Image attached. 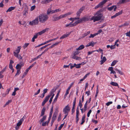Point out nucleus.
Returning a JSON list of instances; mask_svg holds the SVG:
<instances>
[{
  "label": "nucleus",
  "mask_w": 130,
  "mask_h": 130,
  "mask_svg": "<svg viewBox=\"0 0 130 130\" xmlns=\"http://www.w3.org/2000/svg\"><path fill=\"white\" fill-rule=\"evenodd\" d=\"M10 89L9 88H8L7 89V90H6V92L5 93L7 94H8L9 93V92L10 91Z\"/></svg>",
  "instance_id": "3c124183"
},
{
  "label": "nucleus",
  "mask_w": 130,
  "mask_h": 130,
  "mask_svg": "<svg viewBox=\"0 0 130 130\" xmlns=\"http://www.w3.org/2000/svg\"><path fill=\"white\" fill-rule=\"evenodd\" d=\"M92 112V110H91L90 109V110L88 112L87 114V116L88 117H89L90 116V115L91 113Z\"/></svg>",
  "instance_id": "ea45409f"
},
{
  "label": "nucleus",
  "mask_w": 130,
  "mask_h": 130,
  "mask_svg": "<svg viewBox=\"0 0 130 130\" xmlns=\"http://www.w3.org/2000/svg\"><path fill=\"white\" fill-rule=\"evenodd\" d=\"M90 73H88L86 74L83 78V79L85 80V79L87 78V76L90 75Z\"/></svg>",
  "instance_id": "37998d69"
},
{
  "label": "nucleus",
  "mask_w": 130,
  "mask_h": 130,
  "mask_svg": "<svg viewBox=\"0 0 130 130\" xmlns=\"http://www.w3.org/2000/svg\"><path fill=\"white\" fill-rule=\"evenodd\" d=\"M15 8V7H9L6 11V12H10L11 11L14 10Z\"/></svg>",
  "instance_id": "6ab92c4d"
},
{
  "label": "nucleus",
  "mask_w": 130,
  "mask_h": 130,
  "mask_svg": "<svg viewBox=\"0 0 130 130\" xmlns=\"http://www.w3.org/2000/svg\"><path fill=\"white\" fill-rule=\"evenodd\" d=\"M84 47V46L83 45H81L79 46L77 48H76L77 50H80L82 49Z\"/></svg>",
  "instance_id": "b1692460"
},
{
  "label": "nucleus",
  "mask_w": 130,
  "mask_h": 130,
  "mask_svg": "<svg viewBox=\"0 0 130 130\" xmlns=\"http://www.w3.org/2000/svg\"><path fill=\"white\" fill-rule=\"evenodd\" d=\"M31 67H30V66L29 67V68H27L25 72L23 74V76H25L27 74V73L28 71L31 68Z\"/></svg>",
  "instance_id": "4be33fe9"
},
{
  "label": "nucleus",
  "mask_w": 130,
  "mask_h": 130,
  "mask_svg": "<svg viewBox=\"0 0 130 130\" xmlns=\"http://www.w3.org/2000/svg\"><path fill=\"white\" fill-rule=\"evenodd\" d=\"M36 8V6L35 5H34L32 6L30 9V10L31 11H32L34 10Z\"/></svg>",
  "instance_id": "e433bc0d"
},
{
  "label": "nucleus",
  "mask_w": 130,
  "mask_h": 130,
  "mask_svg": "<svg viewBox=\"0 0 130 130\" xmlns=\"http://www.w3.org/2000/svg\"><path fill=\"white\" fill-rule=\"evenodd\" d=\"M56 91V89L55 88H54L52 89L51 90V91L50 93V95H48V96H50V97L51 96L52 94L53 93H54V92H55Z\"/></svg>",
  "instance_id": "5701e85b"
},
{
  "label": "nucleus",
  "mask_w": 130,
  "mask_h": 130,
  "mask_svg": "<svg viewBox=\"0 0 130 130\" xmlns=\"http://www.w3.org/2000/svg\"><path fill=\"white\" fill-rule=\"evenodd\" d=\"M20 69L18 70H17V72L15 75V76H17V75H19V74L20 73Z\"/></svg>",
  "instance_id": "a19ab883"
},
{
  "label": "nucleus",
  "mask_w": 130,
  "mask_h": 130,
  "mask_svg": "<svg viewBox=\"0 0 130 130\" xmlns=\"http://www.w3.org/2000/svg\"><path fill=\"white\" fill-rule=\"evenodd\" d=\"M15 56L19 59H21L22 58V57L20 55H19V54L17 55V56Z\"/></svg>",
  "instance_id": "f704fd0d"
},
{
  "label": "nucleus",
  "mask_w": 130,
  "mask_h": 130,
  "mask_svg": "<svg viewBox=\"0 0 130 130\" xmlns=\"http://www.w3.org/2000/svg\"><path fill=\"white\" fill-rule=\"evenodd\" d=\"M81 63L77 65L76 64V66H75V67L77 68H80V65H81Z\"/></svg>",
  "instance_id": "8fccbe9b"
},
{
  "label": "nucleus",
  "mask_w": 130,
  "mask_h": 130,
  "mask_svg": "<svg viewBox=\"0 0 130 130\" xmlns=\"http://www.w3.org/2000/svg\"><path fill=\"white\" fill-rule=\"evenodd\" d=\"M88 101H86L85 103V104L84 107V111H85L87 110L86 109L87 107V104Z\"/></svg>",
  "instance_id": "bb28decb"
},
{
  "label": "nucleus",
  "mask_w": 130,
  "mask_h": 130,
  "mask_svg": "<svg viewBox=\"0 0 130 130\" xmlns=\"http://www.w3.org/2000/svg\"><path fill=\"white\" fill-rule=\"evenodd\" d=\"M77 50L75 51L72 54V58L74 59H76V60H79L81 59V58L79 57H78L76 56L79 53V52Z\"/></svg>",
  "instance_id": "39448f33"
},
{
  "label": "nucleus",
  "mask_w": 130,
  "mask_h": 130,
  "mask_svg": "<svg viewBox=\"0 0 130 130\" xmlns=\"http://www.w3.org/2000/svg\"><path fill=\"white\" fill-rule=\"evenodd\" d=\"M24 121V119H21L17 124V126H16V129H18L19 126H20L22 124L23 122Z\"/></svg>",
  "instance_id": "1a4fd4ad"
},
{
  "label": "nucleus",
  "mask_w": 130,
  "mask_h": 130,
  "mask_svg": "<svg viewBox=\"0 0 130 130\" xmlns=\"http://www.w3.org/2000/svg\"><path fill=\"white\" fill-rule=\"evenodd\" d=\"M113 70V67H109V68L108 69V70L110 71L111 72Z\"/></svg>",
  "instance_id": "13d9d810"
},
{
  "label": "nucleus",
  "mask_w": 130,
  "mask_h": 130,
  "mask_svg": "<svg viewBox=\"0 0 130 130\" xmlns=\"http://www.w3.org/2000/svg\"><path fill=\"white\" fill-rule=\"evenodd\" d=\"M94 52V51H91V52H90V51L88 52V55H90L92 53Z\"/></svg>",
  "instance_id": "bf43d9fd"
},
{
  "label": "nucleus",
  "mask_w": 130,
  "mask_h": 130,
  "mask_svg": "<svg viewBox=\"0 0 130 130\" xmlns=\"http://www.w3.org/2000/svg\"><path fill=\"white\" fill-rule=\"evenodd\" d=\"M94 16H92L90 19V20H93L94 22L100 20L103 16V14L101 13V10L98 11L94 14Z\"/></svg>",
  "instance_id": "f257e3e1"
},
{
  "label": "nucleus",
  "mask_w": 130,
  "mask_h": 130,
  "mask_svg": "<svg viewBox=\"0 0 130 130\" xmlns=\"http://www.w3.org/2000/svg\"><path fill=\"white\" fill-rule=\"evenodd\" d=\"M46 117V115L43 116V117L39 121V123L40 124H41L45 120Z\"/></svg>",
  "instance_id": "a211bd4d"
},
{
  "label": "nucleus",
  "mask_w": 130,
  "mask_h": 130,
  "mask_svg": "<svg viewBox=\"0 0 130 130\" xmlns=\"http://www.w3.org/2000/svg\"><path fill=\"white\" fill-rule=\"evenodd\" d=\"M49 30L50 28H46L36 34L32 38V41L33 42H34L35 41V39L37 38L38 35H41L44 33L48 31Z\"/></svg>",
  "instance_id": "20e7f679"
},
{
  "label": "nucleus",
  "mask_w": 130,
  "mask_h": 130,
  "mask_svg": "<svg viewBox=\"0 0 130 130\" xmlns=\"http://www.w3.org/2000/svg\"><path fill=\"white\" fill-rule=\"evenodd\" d=\"M76 98H75V99L74 101L73 102L72 107H75V105L76 102Z\"/></svg>",
  "instance_id": "72a5a7b5"
},
{
  "label": "nucleus",
  "mask_w": 130,
  "mask_h": 130,
  "mask_svg": "<svg viewBox=\"0 0 130 130\" xmlns=\"http://www.w3.org/2000/svg\"><path fill=\"white\" fill-rule=\"evenodd\" d=\"M6 69V67H5L4 68V69L2 70L1 71H0V72L2 73H3L5 71Z\"/></svg>",
  "instance_id": "6e6d98bb"
},
{
  "label": "nucleus",
  "mask_w": 130,
  "mask_h": 130,
  "mask_svg": "<svg viewBox=\"0 0 130 130\" xmlns=\"http://www.w3.org/2000/svg\"><path fill=\"white\" fill-rule=\"evenodd\" d=\"M84 8L85 7H82L78 10V11L81 13L84 9Z\"/></svg>",
  "instance_id": "c9c22d12"
},
{
  "label": "nucleus",
  "mask_w": 130,
  "mask_h": 130,
  "mask_svg": "<svg viewBox=\"0 0 130 130\" xmlns=\"http://www.w3.org/2000/svg\"><path fill=\"white\" fill-rule=\"evenodd\" d=\"M48 17L46 14H41L38 16L39 22L41 23H44L48 19Z\"/></svg>",
  "instance_id": "7ed1b4c3"
},
{
  "label": "nucleus",
  "mask_w": 130,
  "mask_h": 130,
  "mask_svg": "<svg viewBox=\"0 0 130 130\" xmlns=\"http://www.w3.org/2000/svg\"><path fill=\"white\" fill-rule=\"evenodd\" d=\"M102 32V29H100L99 30L97 33H96V34H98V35L100 34Z\"/></svg>",
  "instance_id": "774afa93"
},
{
  "label": "nucleus",
  "mask_w": 130,
  "mask_h": 130,
  "mask_svg": "<svg viewBox=\"0 0 130 130\" xmlns=\"http://www.w3.org/2000/svg\"><path fill=\"white\" fill-rule=\"evenodd\" d=\"M84 80L83 79V78L80 79L79 80V81L78 82V84H80Z\"/></svg>",
  "instance_id": "338daca9"
},
{
  "label": "nucleus",
  "mask_w": 130,
  "mask_h": 130,
  "mask_svg": "<svg viewBox=\"0 0 130 130\" xmlns=\"http://www.w3.org/2000/svg\"><path fill=\"white\" fill-rule=\"evenodd\" d=\"M61 52L60 51L56 52L55 54L57 55H61Z\"/></svg>",
  "instance_id": "49530a36"
},
{
  "label": "nucleus",
  "mask_w": 130,
  "mask_h": 130,
  "mask_svg": "<svg viewBox=\"0 0 130 130\" xmlns=\"http://www.w3.org/2000/svg\"><path fill=\"white\" fill-rule=\"evenodd\" d=\"M38 18L37 17L32 21L29 22V24L31 25H36L38 24Z\"/></svg>",
  "instance_id": "423d86ee"
},
{
  "label": "nucleus",
  "mask_w": 130,
  "mask_h": 130,
  "mask_svg": "<svg viewBox=\"0 0 130 130\" xmlns=\"http://www.w3.org/2000/svg\"><path fill=\"white\" fill-rule=\"evenodd\" d=\"M21 46H18L17 48L16 49L15 51L13 52V54L14 56H17V55L20 52V50L21 49Z\"/></svg>",
  "instance_id": "6e6552de"
},
{
  "label": "nucleus",
  "mask_w": 130,
  "mask_h": 130,
  "mask_svg": "<svg viewBox=\"0 0 130 130\" xmlns=\"http://www.w3.org/2000/svg\"><path fill=\"white\" fill-rule=\"evenodd\" d=\"M48 121H46L44 122H42V125L43 126H45L46 125H48Z\"/></svg>",
  "instance_id": "a878e982"
},
{
  "label": "nucleus",
  "mask_w": 130,
  "mask_h": 130,
  "mask_svg": "<svg viewBox=\"0 0 130 130\" xmlns=\"http://www.w3.org/2000/svg\"><path fill=\"white\" fill-rule=\"evenodd\" d=\"M61 114H60L58 117V121H60L61 119Z\"/></svg>",
  "instance_id": "864d4df0"
},
{
  "label": "nucleus",
  "mask_w": 130,
  "mask_h": 130,
  "mask_svg": "<svg viewBox=\"0 0 130 130\" xmlns=\"http://www.w3.org/2000/svg\"><path fill=\"white\" fill-rule=\"evenodd\" d=\"M98 35V34L95 33L93 34H91L90 35V36L89 37L90 38H93L94 36L97 35Z\"/></svg>",
  "instance_id": "2f4dec72"
},
{
  "label": "nucleus",
  "mask_w": 130,
  "mask_h": 130,
  "mask_svg": "<svg viewBox=\"0 0 130 130\" xmlns=\"http://www.w3.org/2000/svg\"><path fill=\"white\" fill-rule=\"evenodd\" d=\"M115 45H115V44H114L113 45H111V46L110 47V49H112L115 48L116 47Z\"/></svg>",
  "instance_id": "603ef678"
},
{
  "label": "nucleus",
  "mask_w": 130,
  "mask_h": 130,
  "mask_svg": "<svg viewBox=\"0 0 130 130\" xmlns=\"http://www.w3.org/2000/svg\"><path fill=\"white\" fill-rule=\"evenodd\" d=\"M118 72L121 75H123V73L120 70H118Z\"/></svg>",
  "instance_id": "680f3d73"
},
{
  "label": "nucleus",
  "mask_w": 130,
  "mask_h": 130,
  "mask_svg": "<svg viewBox=\"0 0 130 130\" xmlns=\"http://www.w3.org/2000/svg\"><path fill=\"white\" fill-rule=\"evenodd\" d=\"M112 103V102L111 101L109 102L106 103V105L107 106H109L110 104Z\"/></svg>",
  "instance_id": "79ce46f5"
},
{
  "label": "nucleus",
  "mask_w": 130,
  "mask_h": 130,
  "mask_svg": "<svg viewBox=\"0 0 130 130\" xmlns=\"http://www.w3.org/2000/svg\"><path fill=\"white\" fill-rule=\"evenodd\" d=\"M117 61L116 60H114L112 63L111 66H115L117 63Z\"/></svg>",
  "instance_id": "7c9ffc66"
},
{
  "label": "nucleus",
  "mask_w": 130,
  "mask_h": 130,
  "mask_svg": "<svg viewBox=\"0 0 130 130\" xmlns=\"http://www.w3.org/2000/svg\"><path fill=\"white\" fill-rule=\"evenodd\" d=\"M45 110V108L44 107L42 108L41 113L40 117H42L44 115V112Z\"/></svg>",
  "instance_id": "f3484780"
},
{
  "label": "nucleus",
  "mask_w": 130,
  "mask_h": 130,
  "mask_svg": "<svg viewBox=\"0 0 130 130\" xmlns=\"http://www.w3.org/2000/svg\"><path fill=\"white\" fill-rule=\"evenodd\" d=\"M94 45V43L93 42H89L86 45V47H88L90 46H93Z\"/></svg>",
  "instance_id": "412c9836"
},
{
  "label": "nucleus",
  "mask_w": 130,
  "mask_h": 130,
  "mask_svg": "<svg viewBox=\"0 0 130 130\" xmlns=\"http://www.w3.org/2000/svg\"><path fill=\"white\" fill-rule=\"evenodd\" d=\"M50 97V96H47L45 97V99L42 102V106H43L44 105L46 102L48 100Z\"/></svg>",
  "instance_id": "9b49d317"
},
{
  "label": "nucleus",
  "mask_w": 130,
  "mask_h": 130,
  "mask_svg": "<svg viewBox=\"0 0 130 130\" xmlns=\"http://www.w3.org/2000/svg\"><path fill=\"white\" fill-rule=\"evenodd\" d=\"M21 68V66L20 65V64H17L16 67V68L17 69H20Z\"/></svg>",
  "instance_id": "58836bf2"
},
{
  "label": "nucleus",
  "mask_w": 130,
  "mask_h": 130,
  "mask_svg": "<svg viewBox=\"0 0 130 130\" xmlns=\"http://www.w3.org/2000/svg\"><path fill=\"white\" fill-rule=\"evenodd\" d=\"M60 93V90L56 94V97L54 99V102H56L57 101L58 98V97L59 96V93Z\"/></svg>",
  "instance_id": "dca6fc26"
},
{
  "label": "nucleus",
  "mask_w": 130,
  "mask_h": 130,
  "mask_svg": "<svg viewBox=\"0 0 130 130\" xmlns=\"http://www.w3.org/2000/svg\"><path fill=\"white\" fill-rule=\"evenodd\" d=\"M60 42H56L55 43H54L53 44L54 47V46H56V45H58L59 43H60Z\"/></svg>",
  "instance_id": "09e8293b"
},
{
  "label": "nucleus",
  "mask_w": 130,
  "mask_h": 130,
  "mask_svg": "<svg viewBox=\"0 0 130 130\" xmlns=\"http://www.w3.org/2000/svg\"><path fill=\"white\" fill-rule=\"evenodd\" d=\"M85 115L83 116L82 119V122H81L80 124H82L85 121Z\"/></svg>",
  "instance_id": "cd10ccee"
},
{
  "label": "nucleus",
  "mask_w": 130,
  "mask_h": 130,
  "mask_svg": "<svg viewBox=\"0 0 130 130\" xmlns=\"http://www.w3.org/2000/svg\"><path fill=\"white\" fill-rule=\"evenodd\" d=\"M75 112V107H72V114Z\"/></svg>",
  "instance_id": "e2e57ef3"
},
{
  "label": "nucleus",
  "mask_w": 130,
  "mask_h": 130,
  "mask_svg": "<svg viewBox=\"0 0 130 130\" xmlns=\"http://www.w3.org/2000/svg\"><path fill=\"white\" fill-rule=\"evenodd\" d=\"M56 113H54L53 114L52 119L53 120H54L56 119Z\"/></svg>",
  "instance_id": "c756f323"
},
{
  "label": "nucleus",
  "mask_w": 130,
  "mask_h": 130,
  "mask_svg": "<svg viewBox=\"0 0 130 130\" xmlns=\"http://www.w3.org/2000/svg\"><path fill=\"white\" fill-rule=\"evenodd\" d=\"M69 90H70L68 89V88L66 90V92L64 95V96L65 98L66 97L67 95L68 94Z\"/></svg>",
  "instance_id": "c85d7f7f"
},
{
  "label": "nucleus",
  "mask_w": 130,
  "mask_h": 130,
  "mask_svg": "<svg viewBox=\"0 0 130 130\" xmlns=\"http://www.w3.org/2000/svg\"><path fill=\"white\" fill-rule=\"evenodd\" d=\"M86 21V19L85 17H83L81 19L78 20L76 21L77 24L79 23L82 21Z\"/></svg>",
  "instance_id": "9d476101"
},
{
  "label": "nucleus",
  "mask_w": 130,
  "mask_h": 130,
  "mask_svg": "<svg viewBox=\"0 0 130 130\" xmlns=\"http://www.w3.org/2000/svg\"><path fill=\"white\" fill-rule=\"evenodd\" d=\"M29 44V43H25L23 46V47L24 49H25L28 46Z\"/></svg>",
  "instance_id": "473e14b6"
},
{
  "label": "nucleus",
  "mask_w": 130,
  "mask_h": 130,
  "mask_svg": "<svg viewBox=\"0 0 130 130\" xmlns=\"http://www.w3.org/2000/svg\"><path fill=\"white\" fill-rule=\"evenodd\" d=\"M127 1V0H120L119 2V3L120 4H124Z\"/></svg>",
  "instance_id": "393cba45"
},
{
  "label": "nucleus",
  "mask_w": 130,
  "mask_h": 130,
  "mask_svg": "<svg viewBox=\"0 0 130 130\" xmlns=\"http://www.w3.org/2000/svg\"><path fill=\"white\" fill-rule=\"evenodd\" d=\"M94 52H96V51L97 52H100V51L102 52L103 50L102 49H101L99 48L98 50H94Z\"/></svg>",
  "instance_id": "0e129e2a"
},
{
  "label": "nucleus",
  "mask_w": 130,
  "mask_h": 130,
  "mask_svg": "<svg viewBox=\"0 0 130 130\" xmlns=\"http://www.w3.org/2000/svg\"><path fill=\"white\" fill-rule=\"evenodd\" d=\"M116 8L117 7L116 6L113 5L111 7L108 8V10H109L110 11H111L113 9H114V11H115L116 9Z\"/></svg>",
  "instance_id": "4468645a"
},
{
  "label": "nucleus",
  "mask_w": 130,
  "mask_h": 130,
  "mask_svg": "<svg viewBox=\"0 0 130 130\" xmlns=\"http://www.w3.org/2000/svg\"><path fill=\"white\" fill-rule=\"evenodd\" d=\"M79 106L80 107V109L82 108V104L81 103L80 100L79 102Z\"/></svg>",
  "instance_id": "4c0bfd02"
},
{
  "label": "nucleus",
  "mask_w": 130,
  "mask_h": 130,
  "mask_svg": "<svg viewBox=\"0 0 130 130\" xmlns=\"http://www.w3.org/2000/svg\"><path fill=\"white\" fill-rule=\"evenodd\" d=\"M41 3L42 4H47V3H46L45 0H44L42 1H41Z\"/></svg>",
  "instance_id": "69168bd1"
},
{
  "label": "nucleus",
  "mask_w": 130,
  "mask_h": 130,
  "mask_svg": "<svg viewBox=\"0 0 130 130\" xmlns=\"http://www.w3.org/2000/svg\"><path fill=\"white\" fill-rule=\"evenodd\" d=\"M77 24L76 22H75L73 24H72V22H71L68 24H67L65 25L66 26V27H68V26H69L70 27H72L73 26H75Z\"/></svg>",
  "instance_id": "f8f14e48"
},
{
  "label": "nucleus",
  "mask_w": 130,
  "mask_h": 130,
  "mask_svg": "<svg viewBox=\"0 0 130 130\" xmlns=\"http://www.w3.org/2000/svg\"><path fill=\"white\" fill-rule=\"evenodd\" d=\"M72 12H70L61 15L59 17L53 16V20L54 21H58L61 19L66 17L67 16L72 14Z\"/></svg>",
  "instance_id": "f03ea898"
},
{
  "label": "nucleus",
  "mask_w": 130,
  "mask_h": 130,
  "mask_svg": "<svg viewBox=\"0 0 130 130\" xmlns=\"http://www.w3.org/2000/svg\"><path fill=\"white\" fill-rule=\"evenodd\" d=\"M40 89H39L38 90V91H37V92L35 93L34 94V95H37V94H39L40 93Z\"/></svg>",
  "instance_id": "a18cd8bd"
},
{
  "label": "nucleus",
  "mask_w": 130,
  "mask_h": 130,
  "mask_svg": "<svg viewBox=\"0 0 130 130\" xmlns=\"http://www.w3.org/2000/svg\"><path fill=\"white\" fill-rule=\"evenodd\" d=\"M110 84L114 86H118V88H119L118 84L116 82H111L110 83Z\"/></svg>",
  "instance_id": "aec40b11"
},
{
  "label": "nucleus",
  "mask_w": 130,
  "mask_h": 130,
  "mask_svg": "<svg viewBox=\"0 0 130 130\" xmlns=\"http://www.w3.org/2000/svg\"><path fill=\"white\" fill-rule=\"evenodd\" d=\"M101 59V60L100 61V62L101 64L102 65L106 60V59L105 57L104 56L103 57L102 59Z\"/></svg>",
  "instance_id": "2eb2a0df"
},
{
  "label": "nucleus",
  "mask_w": 130,
  "mask_h": 130,
  "mask_svg": "<svg viewBox=\"0 0 130 130\" xmlns=\"http://www.w3.org/2000/svg\"><path fill=\"white\" fill-rule=\"evenodd\" d=\"M70 108L69 105H68L66 106L65 108H64L63 110V111L64 113V114H67L70 111Z\"/></svg>",
  "instance_id": "0eeeda50"
},
{
  "label": "nucleus",
  "mask_w": 130,
  "mask_h": 130,
  "mask_svg": "<svg viewBox=\"0 0 130 130\" xmlns=\"http://www.w3.org/2000/svg\"><path fill=\"white\" fill-rule=\"evenodd\" d=\"M126 36L130 37V30L129 31L127 32L126 34Z\"/></svg>",
  "instance_id": "de8ad7c7"
},
{
  "label": "nucleus",
  "mask_w": 130,
  "mask_h": 130,
  "mask_svg": "<svg viewBox=\"0 0 130 130\" xmlns=\"http://www.w3.org/2000/svg\"><path fill=\"white\" fill-rule=\"evenodd\" d=\"M47 91H48V89H44V90L43 91V93L45 94L47 92Z\"/></svg>",
  "instance_id": "5fc2aeb1"
},
{
  "label": "nucleus",
  "mask_w": 130,
  "mask_h": 130,
  "mask_svg": "<svg viewBox=\"0 0 130 130\" xmlns=\"http://www.w3.org/2000/svg\"><path fill=\"white\" fill-rule=\"evenodd\" d=\"M70 32H67L66 34H64L60 38V39H62L68 36L70 34Z\"/></svg>",
  "instance_id": "ddd939ff"
},
{
  "label": "nucleus",
  "mask_w": 130,
  "mask_h": 130,
  "mask_svg": "<svg viewBox=\"0 0 130 130\" xmlns=\"http://www.w3.org/2000/svg\"><path fill=\"white\" fill-rule=\"evenodd\" d=\"M28 12L27 10H25L23 11V15L24 16H26V13H27Z\"/></svg>",
  "instance_id": "4d7b16f0"
},
{
  "label": "nucleus",
  "mask_w": 130,
  "mask_h": 130,
  "mask_svg": "<svg viewBox=\"0 0 130 130\" xmlns=\"http://www.w3.org/2000/svg\"><path fill=\"white\" fill-rule=\"evenodd\" d=\"M74 82L72 83L70 85V86L68 87V89L70 90L72 86L74 84Z\"/></svg>",
  "instance_id": "c03bdc74"
},
{
  "label": "nucleus",
  "mask_w": 130,
  "mask_h": 130,
  "mask_svg": "<svg viewBox=\"0 0 130 130\" xmlns=\"http://www.w3.org/2000/svg\"><path fill=\"white\" fill-rule=\"evenodd\" d=\"M11 102V101L10 100H9L5 104V105H8L9 103H10Z\"/></svg>",
  "instance_id": "052dcab7"
}]
</instances>
